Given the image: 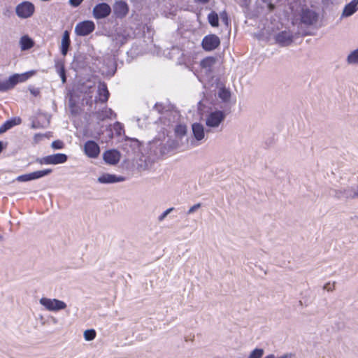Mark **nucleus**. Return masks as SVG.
I'll list each match as a JSON object with an SVG mask.
<instances>
[{
	"instance_id": "45",
	"label": "nucleus",
	"mask_w": 358,
	"mask_h": 358,
	"mask_svg": "<svg viewBox=\"0 0 358 358\" xmlns=\"http://www.w3.org/2000/svg\"><path fill=\"white\" fill-rule=\"evenodd\" d=\"M60 77H61V79H62V83H65L66 82V73H64V74L60 75Z\"/></svg>"
},
{
	"instance_id": "24",
	"label": "nucleus",
	"mask_w": 358,
	"mask_h": 358,
	"mask_svg": "<svg viewBox=\"0 0 358 358\" xmlns=\"http://www.w3.org/2000/svg\"><path fill=\"white\" fill-rule=\"evenodd\" d=\"M52 170L51 169H47L36 171L30 173L31 179V180H36L38 178H43L44 176L50 175L52 173Z\"/></svg>"
},
{
	"instance_id": "47",
	"label": "nucleus",
	"mask_w": 358,
	"mask_h": 358,
	"mask_svg": "<svg viewBox=\"0 0 358 358\" xmlns=\"http://www.w3.org/2000/svg\"><path fill=\"white\" fill-rule=\"evenodd\" d=\"M198 2L202 3H207L209 2L210 0H196Z\"/></svg>"
},
{
	"instance_id": "51",
	"label": "nucleus",
	"mask_w": 358,
	"mask_h": 358,
	"mask_svg": "<svg viewBox=\"0 0 358 358\" xmlns=\"http://www.w3.org/2000/svg\"><path fill=\"white\" fill-rule=\"evenodd\" d=\"M3 239V236L1 235H0V241H2Z\"/></svg>"
},
{
	"instance_id": "27",
	"label": "nucleus",
	"mask_w": 358,
	"mask_h": 358,
	"mask_svg": "<svg viewBox=\"0 0 358 358\" xmlns=\"http://www.w3.org/2000/svg\"><path fill=\"white\" fill-rule=\"evenodd\" d=\"M347 62L348 64H358V48L348 55Z\"/></svg>"
},
{
	"instance_id": "48",
	"label": "nucleus",
	"mask_w": 358,
	"mask_h": 358,
	"mask_svg": "<svg viewBox=\"0 0 358 358\" xmlns=\"http://www.w3.org/2000/svg\"><path fill=\"white\" fill-rule=\"evenodd\" d=\"M3 149V143L2 141H0V153L1 152Z\"/></svg>"
},
{
	"instance_id": "14",
	"label": "nucleus",
	"mask_w": 358,
	"mask_h": 358,
	"mask_svg": "<svg viewBox=\"0 0 358 358\" xmlns=\"http://www.w3.org/2000/svg\"><path fill=\"white\" fill-rule=\"evenodd\" d=\"M103 159L106 164L115 165L120 159V153L117 150H106L103 154Z\"/></svg>"
},
{
	"instance_id": "37",
	"label": "nucleus",
	"mask_w": 358,
	"mask_h": 358,
	"mask_svg": "<svg viewBox=\"0 0 358 358\" xmlns=\"http://www.w3.org/2000/svg\"><path fill=\"white\" fill-rule=\"evenodd\" d=\"M17 180L19 182H27L31 180L30 173L24 174L18 176Z\"/></svg>"
},
{
	"instance_id": "12",
	"label": "nucleus",
	"mask_w": 358,
	"mask_h": 358,
	"mask_svg": "<svg viewBox=\"0 0 358 358\" xmlns=\"http://www.w3.org/2000/svg\"><path fill=\"white\" fill-rule=\"evenodd\" d=\"M317 18L318 15L314 10L308 8L302 10L301 15L302 23L306 25H313L317 22Z\"/></svg>"
},
{
	"instance_id": "20",
	"label": "nucleus",
	"mask_w": 358,
	"mask_h": 358,
	"mask_svg": "<svg viewBox=\"0 0 358 358\" xmlns=\"http://www.w3.org/2000/svg\"><path fill=\"white\" fill-rule=\"evenodd\" d=\"M109 92L105 83H100L98 86V101L101 103H106L109 97Z\"/></svg>"
},
{
	"instance_id": "52",
	"label": "nucleus",
	"mask_w": 358,
	"mask_h": 358,
	"mask_svg": "<svg viewBox=\"0 0 358 358\" xmlns=\"http://www.w3.org/2000/svg\"><path fill=\"white\" fill-rule=\"evenodd\" d=\"M53 322H54L55 323H56V322H57V320H56L55 318H54V319H53Z\"/></svg>"
},
{
	"instance_id": "19",
	"label": "nucleus",
	"mask_w": 358,
	"mask_h": 358,
	"mask_svg": "<svg viewBox=\"0 0 358 358\" xmlns=\"http://www.w3.org/2000/svg\"><path fill=\"white\" fill-rule=\"evenodd\" d=\"M358 9V0H352L346 4L342 13V17H348L352 15Z\"/></svg>"
},
{
	"instance_id": "43",
	"label": "nucleus",
	"mask_w": 358,
	"mask_h": 358,
	"mask_svg": "<svg viewBox=\"0 0 358 358\" xmlns=\"http://www.w3.org/2000/svg\"><path fill=\"white\" fill-rule=\"evenodd\" d=\"M32 129H38L39 128V122L33 121L31 125Z\"/></svg>"
},
{
	"instance_id": "22",
	"label": "nucleus",
	"mask_w": 358,
	"mask_h": 358,
	"mask_svg": "<svg viewBox=\"0 0 358 358\" xmlns=\"http://www.w3.org/2000/svg\"><path fill=\"white\" fill-rule=\"evenodd\" d=\"M217 59L214 57H208L201 62V66L206 69V72H212L213 66L216 64Z\"/></svg>"
},
{
	"instance_id": "40",
	"label": "nucleus",
	"mask_w": 358,
	"mask_h": 358,
	"mask_svg": "<svg viewBox=\"0 0 358 358\" xmlns=\"http://www.w3.org/2000/svg\"><path fill=\"white\" fill-rule=\"evenodd\" d=\"M84 0H69V3L73 7L79 6Z\"/></svg>"
},
{
	"instance_id": "31",
	"label": "nucleus",
	"mask_w": 358,
	"mask_h": 358,
	"mask_svg": "<svg viewBox=\"0 0 358 358\" xmlns=\"http://www.w3.org/2000/svg\"><path fill=\"white\" fill-rule=\"evenodd\" d=\"M96 334L94 329H87L84 332V338L86 341H90L94 339Z\"/></svg>"
},
{
	"instance_id": "30",
	"label": "nucleus",
	"mask_w": 358,
	"mask_h": 358,
	"mask_svg": "<svg viewBox=\"0 0 358 358\" xmlns=\"http://www.w3.org/2000/svg\"><path fill=\"white\" fill-rule=\"evenodd\" d=\"M264 354L262 348H255L249 355L248 358H262Z\"/></svg>"
},
{
	"instance_id": "2",
	"label": "nucleus",
	"mask_w": 358,
	"mask_h": 358,
	"mask_svg": "<svg viewBox=\"0 0 358 358\" xmlns=\"http://www.w3.org/2000/svg\"><path fill=\"white\" fill-rule=\"evenodd\" d=\"M40 303L49 311H59L66 308V304L63 301L57 299L43 297L39 301Z\"/></svg>"
},
{
	"instance_id": "3",
	"label": "nucleus",
	"mask_w": 358,
	"mask_h": 358,
	"mask_svg": "<svg viewBox=\"0 0 358 358\" xmlns=\"http://www.w3.org/2000/svg\"><path fill=\"white\" fill-rule=\"evenodd\" d=\"M226 114L224 111L216 110L208 115L206 124L208 127H217L224 120Z\"/></svg>"
},
{
	"instance_id": "10",
	"label": "nucleus",
	"mask_w": 358,
	"mask_h": 358,
	"mask_svg": "<svg viewBox=\"0 0 358 358\" xmlns=\"http://www.w3.org/2000/svg\"><path fill=\"white\" fill-rule=\"evenodd\" d=\"M131 38V33L129 29L124 27H119L115 29L114 34V41L120 45H122Z\"/></svg>"
},
{
	"instance_id": "8",
	"label": "nucleus",
	"mask_w": 358,
	"mask_h": 358,
	"mask_svg": "<svg viewBox=\"0 0 358 358\" xmlns=\"http://www.w3.org/2000/svg\"><path fill=\"white\" fill-rule=\"evenodd\" d=\"M220 44V38L215 34L206 36L201 43L202 48L206 51H212L216 49Z\"/></svg>"
},
{
	"instance_id": "1",
	"label": "nucleus",
	"mask_w": 358,
	"mask_h": 358,
	"mask_svg": "<svg viewBox=\"0 0 358 358\" xmlns=\"http://www.w3.org/2000/svg\"><path fill=\"white\" fill-rule=\"evenodd\" d=\"M35 73L31 71L22 74H15L5 81H0V92H5L13 88L18 83L24 82Z\"/></svg>"
},
{
	"instance_id": "46",
	"label": "nucleus",
	"mask_w": 358,
	"mask_h": 358,
	"mask_svg": "<svg viewBox=\"0 0 358 358\" xmlns=\"http://www.w3.org/2000/svg\"><path fill=\"white\" fill-rule=\"evenodd\" d=\"M31 93L34 94V96H37L39 93L38 90H31Z\"/></svg>"
},
{
	"instance_id": "9",
	"label": "nucleus",
	"mask_w": 358,
	"mask_h": 358,
	"mask_svg": "<svg viewBox=\"0 0 358 358\" xmlns=\"http://www.w3.org/2000/svg\"><path fill=\"white\" fill-rule=\"evenodd\" d=\"M334 197L340 199L343 197L346 199H355L357 198L356 187L348 186L345 188L334 190Z\"/></svg>"
},
{
	"instance_id": "25",
	"label": "nucleus",
	"mask_w": 358,
	"mask_h": 358,
	"mask_svg": "<svg viewBox=\"0 0 358 358\" xmlns=\"http://www.w3.org/2000/svg\"><path fill=\"white\" fill-rule=\"evenodd\" d=\"M113 111L110 108H105L101 111L96 113V117L99 120H104L106 118H110Z\"/></svg>"
},
{
	"instance_id": "50",
	"label": "nucleus",
	"mask_w": 358,
	"mask_h": 358,
	"mask_svg": "<svg viewBox=\"0 0 358 358\" xmlns=\"http://www.w3.org/2000/svg\"><path fill=\"white\" fill-rule=\"evenodd\" d=\"M355 187H356L357 196L358 198V185H356Z\"/></svg>"
},
{
	"instance_id": "26",
	"label": "nucleus",
	"mask_w": 358,
	"mask_h": 358,
	"mask_svg": "<svg viewBox=\"0 0 358 358\" xmlns=\"http://www.w3.org/2000/svg\"><path fill=\"white\" fill-rule=\"evenodd\" d=\"M208 20L209 24L213 27H217L219 25V16L215 11L210 12L208 15Z\"/></svg>"
},
{
	"instance_id": "44",
	"label": "nucleus",
	"mask_w": 358,
	"mask_h": 358,
	"mask_svg": "<svg viewBox=\"0 0 358 358\" xmlns=\"http://www.w3.org/2000/svg\"><path fill=\"white\" fill-rule=\"evenodd\" d=\"M268 4V8L270 11H272L275 8V5L272 3V1H270V3H266Z\"/></svg>"
},
{
	"instance_id": "29",
	"label": "nucleus",
	"mask_w": 358,
	"mask_h": 358,
	"mask_svg": "<svg viewBox=\"0 0 358 358\" xmlns=\"http://www.w3.org/2000/svg\"><path fill=\"white\" fill-rule=\"evenodd\" d=\"M4 123L8 129H10L14 126L20 124L22 123V119L20 117H15L6 121Z\"/></svg>"
},
{
	"instance_id": "6",
	"label": "nucleus",
	"mask_w": 358,
	"mask_h": 358,
	"mask_svg": "<svg viewBox=\"0 0 358 358\" xmlns=\"http://www.w3.org/2000/svg\"><path fill=\"white\" fill-rule=\"evenodd\" d=\"M15 12L17 15L21 18L29 17L34 12V6L29 1H24L17 6Z\"/></svg>"
},
{
	"instance_id": "36",
	"label": "nucleus",
	"mask_w": 358,
	"mask_h": 358,
	"mask_svg": "<svg viewBox=\"0 0 358 358\" xmlns=\"http://www.w3.org/2000/svg\"><path fill=\"white\" fill-rule=\"evenodd\" d=\"M174 210V208L171 207L168 209H166L162 215H160L158 217V220L159 222L163 221L166 217L171 213Z\"/></svg>"
},
{
	"instance_id": "11",
	"label": "nucleus",
	"mask_w": 358,
	"mask_h": 358,
	"mask_svg": "<svg viewBox=\"0 0 358 358\" xmlns=\"http://www.w3.org/2000/svg\"><path fill=\"white\" fill-rule=\"evenodd\" d=\"M84 152L90 158H96L100 153L99 145L94 141H87L84 145Z\"/></svg>"
},
{
	"instance_id": "23",
	"label": "nucleus",
	"mask_w": 358,
	"mask_h": 358,
	"mask_svg": "<svg viewBox=\"0 0 358 358\" xmlns=\"http://www.w3.org/2000/svg\"><path fill=\"white\" fill-rule=\"evenodd\" d=\"M20 43L22 50H29L34 45V41L28 36H23L20 38Z\"/></svg>"
},
{
	"instance_id": "28",
	"label": "nucleus",
	"mask_w": 358,
	"mask_h": 358,
	"mask_svg": "<svg viewBox=\"0 0 358 358\" xmlns=\"http://www.w3.org/2000/svg\"><path fill=\"white\" fill-rule=\"evenodd\" d=\"M218 96L224 101L227 102L230 99L231 93L229 90H227L225 87H222L220 89L218 92Z\"/></svg>"
},
{
	"instance_id": "34",
	"label": "nucleus",
	"mask_w": 358,
	"mask_h": 358,
	"mask_svg": "<svg viewBox=\"0 0 358 358\" xmlns=\"http://www.w3.org/2000/svg\"><path fill=\"white\" fill-rule=\"evenodd\" d=\"M220 19L226 26H229L230 23V20L229 18L227 13L225 10H223L222 12L220 13Z\"/></svg>"
},
{
	"instance_id": "39",
	"label": "nucleus",
	"mask_w": 358,
	"mask_h": 358,
	"mask_svg": "<svg viewBox=\"0 0 358 358\" xmlns=\"http://www.w3.org/2000/svg\"><path fill=\"white\" fill-rule=\"evenodd\" d=\"M323 289H326V290H327L329 292L333 291L335 289V282H334L333 285H331L330 282L326 283L324 285Z\"/></svg>"
},
{
	"instance_id": "21",
	"label": "nucleus",
	"mask_w": 358,
	"mask_h": 358,
	"mask_svg": "<svg viewBox=\"0 0 358 358\" xmlns=\"http://www.w3.org/2000/svg\"><path fill=\"white\" fill-rule=\"evenodd\" d=\"M192 130L194 137L196 141H201L204 138V127L201 123L195 122L192 125Z\"/></svg>"
},
{
	"instance_id": "18",
	"label": "nucleus",
	"mask_w": 358,
	"mask_h": 358,
	"mask_svg": "<svg viewBox=\"0 0 358 358\" xmlns=\"http://www.w3.org/2000/svg\"><path fill=\"white\" fill-rule=\"evenodd\" d=\"M70 46H71L70 32L68 30H66L63 33L62 41H61V46H60L61 54L64 57H65L66 55Z\"/></svg>"
},
{
	"instance_id": "4",
	"label": "nucleus",
	"mask_w": 358,
	"mask_h": 358,
	"mask_svg": "<svg viewBox=\"0 0 358 358\" xmlns=\"http://www.w3.org/2000/svg\"><path fill=\"white\" fill-rule=\"evenodd\" d=\"M68 159L66 155L63 153H57L42 158H37L36 162L40 164H59L65 163Z\"/></svg>"
},
{
	"instance_id": "5",
	"label": "nucleus",
	"mask_w": 358,
	"mask_h": 358,
	"mask_svg": "<svg viewBox=\"0 0 358 358\" xmlns=\"http://www.w3.org/2000/svg\"><path fill=\"white\" fill-rule=\"evenodd\" d=\"M95 29V24L91 20H85L78 23L75 27V33L79 36H85Z\"/></svg>"
},
{
	"instance_id": "13",
	"label": "nucleus",
	"mask_w": 358,
	"mask_h": 358,
	"mask_svg": "<svg viewBox=\"0 0 358 358\" xmlns=\"http://www.w3.org/2000/svg\"><path fill=\"white\" fill-rule=\"evenodd\" d=\"M275 39L280 45L288 46L293 42L294 36L290 31H282L275 35Z\"/></svg>"
},
{
	"instance_id": "16",
	"label": "nucleus",
	"mask_w": 358,
	"mask_h": 358,
	"mask_svg": "<svg viewBox=\"0 0 358 358\" xmlns=\"http://www.w3.org/2000/svg\"><path fill=\"white\" fill-rule=\"evenodd\" d=\"M128 12L129 7L124 1H117L113 6V13L117 18L124 17L127 15Z\"/></svg>"
},
{
	"instance_id": "32",
	"label": "nucleus",
	"mask_w": 358,
	"mask_h": 358,
	"mask_svg": "<svg viewBox=\"0 0 358 358\" xmlns=\"http://www.w3.org/2000/svg\"><path fill=\"white\" fill-rule=\"evenodd\" d=\"M175 132L178 136H185L187 133V127L182 124L177 125L175 129Z\"/></svg>"
},
{
	"instance_id": "38",
	"label": "nucleus",
	"mask_w": 358,
	"mask_h": 358,
	"mask_svg": "<svg viewBox=\"0 0 358 358\" xmlns=\"http://www.w3.org/2000/svg\"><path fill=\"white\" fill-rule=\"evenodd\" d=\"M201 206V204L200 203H198L194 205L188 210V211L187 212V214L190 215V214L194 213L196 210H197L199 208H200Z\"/></svg>"
},
{
	"instance_id": "7",
	"label": "nucleus",
	"mask_w": 358,
	"mask_h": 358,
	"mask_svg": "<svg viewBox=\"0 0 358 358\" xmlns=\"http://www.w3.org/2000/svg\"><path fill=\"white\" fill-rule=\"evenodd\" d=\"M111 13V8L107 3H99L96 4L92 10L93 17L96 19L107 17Z\"/></svg>"
},
{
	"instance_id": "33",
	"label": "nucleus",
	"mask_w": 358,
	"mask_h": 358,
	"mask_svg": "<svg viewBox=\"0 0 358 358\" xmlns=\"http://www.w3.org/2000/svg\"><path fill=\"white\" fill-rule=\"evenodd\" d=\"M55 68L57 69V73L60 75L66 73L64 63L61 61L56 62Z\"/></svg>"
},
{
	"instance_id": "42",
	"label": "nucleus",
	"mask_w": 358,
	"mask_h": 358,
	"mask_svg": "<svg viewBox=\"0 0 358 358\" xmlns=\"http://www.w3.org/2000/svg\"><path fill=\"white\" fill-rule=\"evenodd\" d=\"M294 357V355L292 354V353H287V354H285L278 358H292Z\"/></svg>"
},
{
	"instance_id": "17",
	"label": "nucleus",
	"mask_w": 358,
	"mask_h": 358,
	"mask_svg": "<svg viewBox=\"0 0 358 358\" xmlns=\"http://www.w3.org/2000/svg\"><path fill=\"white\" fill-rule=\"evenodd\" d=\"M173 143V142L166 145L162 143H159V144L156 143L152 146L151 149H153L155 145V148L154 150L155 155L157 157H160L169 153L171 148H173V146L172 145Z\"/></svg>"
},
{
	"instance_id": "41",
	"label": "nucleus",
	"mask_w": 358,
	"mask_h": 358,
	"mask_svg": "<svg viewBox=\"0 0 358 358\" xmlns=\"http://www.w3.org/2000/svg\"><path fill=\"white\" fill-rule=\"evenodd\" d=\"M8 129V128L6 127V125L5 124V123H3L1 127H0V134H3L5 133L6 131H7Z\"/></svg>"
},
{
	"instance_id": "35",
	"label": "nucleus",
	"mask_w": 358,
	"mask_h": 358,
	"mask_svg": "<svg viewBox=\"0 0 358 358\" xmlns=\"http://www.w3.org/2000/svg\"><path fill=\"white\" fill-rule=\"evenodd\" d=\"M51 146L54 149H62L64 146V144L62 141L56 140L52 143Z\"/></svg>"
},
{
	"instance_id": "49",
	"label": "nucleus",
	"mask_w": 358,
	"mask_h": 358,
	"mask_svg": "<svg viewBox=\"0 0 358 358\" xmlns=\"http://www.w3.org/2000/svg\"><path fill=\"white\" fill-rule=\"evenodd\" d=\"M264 3H270V1H272L273 0H262Z\"/></svg>"
},
{
	"instance_id": "15",
	"label": "nucleus",
	"mask_w": 358,
	"mask_h": 358,
	"mask_svg": "<svg viewBox=\"0 0 358 358\" xmlns=\"http://www.w3.org/2000/svg\"><path fill=\"white\" fill-rule=\"evenodd\" d=\"M125 180V178L123 176H117L114 174L103 173L99 176L97 181L101 184H110L119 182H123Z\"/></svg>"
}]
</instances>
